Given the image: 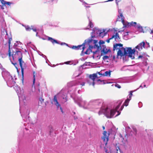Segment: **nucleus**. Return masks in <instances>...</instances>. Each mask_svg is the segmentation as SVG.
Here are the masks:
<instances>
[{
	"mask_svg": "<svg viewBox=\"0 0 153 153\" xmlns=\"http://www.w3.org/2000/svg\"><path fill=\"white\" fill-rule=\"evenodd\" d=\"M25 29L27 31H30L31 28H30L29 26H26L25 27Z\"/></svg>",
	"mask_w": 153,
	"mask_h": 153,
	"instance_id": "f704fd0d",
	"label": "nucleus"
},
{
	"mask_svg": "<svg viewBox=\"0 0 153 153\" xmlns=\"http://www.w3.org/2000/svg\"><path fill=\"white\" fill-rule=\"evenodd\" d=\"M8 54H9V59L10 60V61L12 63L15 67L17 69V72L19 73V70L18 69V65L17 64V63L16 62V61H12V60L11 59V52H10V48L9 47V49L8 50Z\"/></svg>",
	"mask_w": 153,
	"mask_h": 153,
	"instance_id": "f3484780",
	"label": "nucleus"
},
{
	"mask_svg": "<svg viewBox=\"0 0 153 153\" xmlns=\"http://www.w3.org/2000/svg\"><path fill=\"white\" fill-rule=\"evenodd\" d=\"M103 136L102 138L104 144L106 146L108 140L109 133H107V131H103Z\"/></svg>",
	"mask_w": 153,
	"mask_h": 153,
	"instance_id": "2eb2a0df",
	"label": "nucleus"
},
{
	"mask_svg": "<svg viewBox=\"0 0 153 153\" xmlns=\"http://www.w3.org/2000/svg\"><path fill=\"white\" fill-rule=\"evenodd\" d=\"M88 19L89 20V24H88V26H89L91 28H92L94 25L93 23L91 22V20L89 18V17H88Z\"/></svg>",
	"mask_w": 153,
	"mask_h": 153,
	"instance_id": "cd10ccee",
	"label": "nucleus"
},
{
	"mask_svg": "<svg viewBox=\"0 0 153 153\" xmlns=\"http://www.w3.org/2000/svg\"><path fill=\"white\" fill-rule=\"evenodd\" d=\"M125 130L126 131H130L131 130V129L130 127L127 126L125 127Z\"/></svg>",
	"mask_w": 153,
	"mask_h": 153,
	"instance_id": "72a5a7b5",
	"label": "nucleus"
},
{
	"mask_svg": "<svg viewBox=\"0 0 153 153\" xmlns=\"http://www.w3.org/2000/svg\"><path fill=\"white\" fill-rule=\"evenodd\" d=\"M100 30L97 28H95L93 29V31L91 33V39H93L94 37L96 36H99V34L100 32Z\"/></svg>",
	"mask_w": 153,
	"mask_h": 153,
	"instance_id": "dca6fc26",
	"label": "nucleus"
},
{
	"mask_svg": "<svg viewBox=\"0 0 153 153\" xmlns=\"http://www.w3.org/2000/svg\"><path fill=\"white\" fill-rule=\"evenodd\" d=\"M133 92V91H131L130 92L127 99L119 109L123 101L122 100H118L113 106H108L102 107L98 112V114L100 115L103 114L107 118H111L114 117L116 112H117L118 114L115 117L118 116L120 114V111L122 110L124 106H127L128 105L129 101L131 99Z\"/></svg>",
	"mask_w": 153,
	"mask_h": 153,
	"instance_id": "f257e3e1",
	"label": "nucleus"
},
{
	"mask_svg": "<svg viewBox=\"0 0 153 153\" xmlns=\"http://www.w3.org/2000/svg\"><path fill=\"white\" fill-rule=\"evenodd\" d=\"M134 80V77L133 76L130 77H123L118 79V81L120 83H129L131 82Z\"/></svg>",
	"mask_w": 153,
	"mask_h": 153,
	"instance_id": "9b49d317",
	"label": "nucleus"
},
{
	"mask_svg": "<svg viewBox=\"0 0 153 153\" xmlns=\"http://www.w3.org/2000/svg\"><path fill=\"white\" fill-rule=\"evenodd\" d=\"M67 96L66 93H65L64 90H62L59 93L55 95L53 100L54 104L56 106L57 108H60L61 111L63 113L62 108L61 107L59 103L57 100V99L61 103H64L67 100Z\"/></svg>",
	"mask_w": 153,
	"mask_h": 153,
	"instance_id": "423d86ee",
	"label": "nucleus"
},
{
	"mask_svg": "<svg viewBox=\"0 0 153 153\" xmlns=\"http://www.w3.org/2000/svg\"><path fill=\"white\" fill-rule=\"evenodd\" d=\"M39 84H38V86H39Z\"/></svg>",
	"mask_w": 153,
	"mask_h": 153,
	"instance_id": "69168bd1",
	"label": "nucleus"
},
{
	"mask_svg": "<svg viewBox=\"0 0 153 153\" xmlns=\"http://www.w3.org/2000/svg\"><path fill=\"white\" fill-rule=\"evenodd\" d=\"M12 40V38L11 37V38H9V41H8V43H9V45H10V41H11ZM10 47V46L9 45V47Z\"/></svg>",
	"mask_w": 153,
	"mask_h": 153,
	"instance_id": "ea45409f",
	"label": "nucleus"
},
{
	"mask_svg": "<svg viewBox=\"0 0 153 153\" xmlns=\"http://www.w3.org/2000/svg\"><path fill=\"white\" fill-rule=\"evenodd\" d=\"M0 0L1 3L5 6H6V5L10 6L11 4H12V3L11 2H10L6 1H4V0Z\"/></svg>",
	"mask_w": 153,
	"mask_h": 153,
	"instance_id": "a878e982",
	"label": "nucleus"
},
{
	"mask_svg": "<svg viewBox=\"0 0 153 153\" xmlns=\"http://www.w3.org/2000/svg\"><path fill=\"white\" fill-rule=\"evenodd\" d=\"M149 85V81L148 80L145 81L140 86L139 88H147Z\"/></svg>",
	"mask_w": 153,
	"mask_h": 153,
	"instance_id": "4be33fe9",
	"label": "nucleus"
},
{
	"mask_svg": "<svg viewBox=\"0 0 153 153\" xmlns=\"http://www.w3.org/2000/svg\"><path fill=\"white\" fill-rule=\"evenodd\" d=\"M21 43L19 41H16V43L14 44V46H16L17 45L21 44Z\"/></svg>",
	"mask_w": 153,
	"mask_h": 153,
	"instance_id": "473e14b6",
	"label": "nucleus"
},
{
	"mask_svg": "<svg viewBox=\"0 0 153 153\" xmlns=\"http://www.w3.org/2000/svg\"><path fill=\"white\" fill-rule=\"evenodd\" d=\"M18 61L19 62L20 66L21 69V72L22 75V77L23 78L24 70L26 67V65L25 63L22 60V58L19 59Z\"/></svg>",
	"mask_w": 153,
	"mask_h": 153,
	"instance_id": "ddd939ff",
	"label": "nucleus"
},
{
	"mask_svg": "<svg viewBox=\"0 0 153 153\" xmlns=\"http://www.w3.org/2000/svg\"><path fill=\"white\" fill-rule=\"evenodd\" d=\"M109 58V56H106V55H105V56H104L103 57H102V59H103V60H105V61L107 59H108Z\"/></svg>",
	"mask_w": 153,
	"mask_h": 153,
	"instance_id": "2f4dec72",
	"label": "nucleus"
},
{
	"mask_svg": "<svg viewBox=\"0 0 153 153\" xmlns=\"http://www.w3.org/2000/svg\"><path fill=\"white\" fill-rule=\"evenodd\" d=\"M81 60L82 61H84L85 60V59H84L83 58H82L81 59Z\"/></svg>",
	"mask_w": 153,
	"mask_h": 153,
	"instance_id": "5fc2aeb1",
	"label": "nucleus"
},
{
	"mask_svg": "<svg viewBox=\"0 0 153 153\" xmlns=\"http://www.w3.org/2000/svg\"><path fill=\"white\" fill-rule=\"evenodd\" d=\"M2 76L6 81L7 85L10 87L14 86L15 82L13 79L7 72L3 71L2 73Z\"/></svg>",
	"mask_w": 153,
	"mask_h": 153,
	"instance_id": "6e6552de",
	"label": "nucleus"
},
{
	"mask_svg": "<svg viewBox=\"0 0 153 153\" xmlns=\"http://www.w3.org/2000/svg\"><path fill=\"white\" fill-rule=\"evenodd\" d=\"M6 34L7 35V32H6Z\"/></svg>",
	"mask_w": 153,
	"mask_h": 153,
	"instance_id": "774afa93",
	"label": "nucleus"
},
{
	"mask_svg": "<svg viewBox=\"0 0 153 153\" xmlns=\"http://www.w3.org/2000/svg\"><path fill=\"white\" fill-rule=\"evenodd\" d=\"M128 32H126L125 33V34L124 35V36H123V38L124 39H126V35H128Z\"/></svg>",
	"mask_w": 153,
	"mask_h": 153,
	"instance_id": "58836bf2",
	"label": "nucleus"
},
{
	"mask_svg": "<svg viewBox=\"0 0 153 153\" xmlns=\"http://www.w3.org/2000/svg\"><path fill=\"white\" fill-rule=\"evenodd\" d=\"M22 53L20 51L13 52L11 55V58H12L13 61H16L17 60H19V59H22Z\"/></svg>",
	"mask_w": 153,
	"mask_h": 153,
	"instance_id": "9d476101",
	"label": "nucleus"
},
{
	"mask_svg": "<svg viewBox=\"0 0 153 153\" xmlns=\"http://www.w3.org/2000/svg\"><path fill=\"white\" fill-rule=\"evenodd\" d=\"M85 82L84 79H80L76 81L70 82L68 83L67 85L69 87L79 85L83 86L85 85Z\"/></svg>",
	"mask_w": 153,
	"mask_h": 153,
	"instance_id": "1a4fd4ad",
	"label": "nucleus"
},
{
	"mask_svg": "<svg viewBox=\"0 0 153 153\" xmlns=\"http://www.w3.org/2000/svg\"><path fill=\"white\" fill-rule=\"evenodd\" d=\"M101 75H102V74L100 72H99L96 74H94L89 75V79L91 81V82H92V85L93 86H94L95 84L94 81L95 79L100 77Z\"/></svg>",
	"mask_w": 153,
	"mask_h": 153,
	"instance_id": "f8f14e48",
	"label": "nucleus"
},
{
	"mask_svg": "<svg viewBox=\"0 0 153 153\" xmlns=\"http://www.w3.org/2000/svg\"><path fill=\"white\" fill-rule=\"evenodd\" d=\"M13 88L17 92L19 97L20 104L19 110L21 116L24 121L27 122V119L26 120V119L27 118V115L29 114V111L27 110L25 114H23V112H22V110H23L25 108V103L27 101V98L25 95L23 89H21L18 85H15Z\"/></svg>",
	"mask_w": 153,
	"mask_h": 153,
	"instance_id": "7ed1b4c3",
	"label": "nucleus"
},
{
	"mask_svg": "<svg viewBox=\"0 0 153 153\" xmlns=\"http://www.w3.org/2000/svg\"><path fill=\"white\" fill-rule=\"evenodd\" d=\"M102 128H103V130L105 129V127L104 126H103L102 127Z\"/></svg>",
	"mask_w": 153,
	"mask_h": 153,
	"instance_id": "6e6d98bb",
	"label": "nucleus"
},
{
	"mask_svg": "<svg viewBox=\"0 0 153 153\" xmlns=\"http://www.w3.org/2000/svg\"><path fill=\"white\" fill-rule=\"evenodd\" d=\"M123 45L121 44H116L114 45L113 50H118L117 53V56L122 57L124 56H128L132 59L134 58V55L135 52L134 49H132L131 48H126L123 47Z\"/></svg>",
	"mask_w": 153,
	"mask_h": 153,
	"instance_id": "20e7f679",
	"label": "nucleus"
},
{
	"mask_svg": "<svg viewBox=\"0 0 153 153\" xmlns=\"http://www.w3.org/2000/svg\"><path fill=\"white\" fill-rule=\"evenodd\" d=\"M119 1H120L119 0H116V4H117V6L118 5V2Z\"/></svg>",
	"mask_w": 153,
	"mask_h": 153,
	"instance_id": "a18cd8bd",
	"label": "nucleus"
},
{
	"mask_svg": "<svg viewBox=\"0 0 153 153\" xmlns=\"http://www.w3.org/2000/svg\"><path fill=\"white\" fill-rule=\"evenodd\" d=\"M113 0H108V1H106V2L112 1ZM105 2H106V1H105Z\"/></svg>",
	"mask_w": 153,
	"mask_h": 153,
	"instance_id": "864d4df0",
	"label": "nucleus"
},
{
	"mask_svg": "<svg viewBox=\"0 0 153 153\" xmlns=\"http://www.w3.org/2000/svg\"><path fill=\"white\" fill-rule=\"evenodd\" d=\"M97 47H98V48H99V46H97Z\"/></svg>",
	"mask_w": 153,
	"mask_h": 153,
	"instance_id": "0e129e2a",
	"label": "nucleus"
},
{
	"mask_svg": "<svg viewBox=\"0 0 153 153\" xmlns=\"http://www.w3.org/2000/svg\"><path fill=\"white\" fill-rule=\"evenodd\" d=\"M78 92L79 94H81L82 92V91L79 90L78 91Z\"/></svg>",
	"mask_w": 153,
	"mask_h": 153,
	"instance_id": "de8ad7c7",
	"label": "nucleus"
},
{
	"mask_svg": "<svg viewBox=\"0 0 153 153\" xmlns=\"http://www.w3.org/2000/svg\"><path fill=\"white\" fill-rule=\"evenodd\" d=\"M97 42V41L95 40L89 39L85 40L84 42L82 45H79L77 46H73L71 47V48L76 50L82 49V50L81 55H84L83 51L84 49L86 48V46L87 45V44L89 45V44L93 43L96 46V44Z\"/></svg>",
	"mask_w": 153,
	"mask_h": 153,
	"instance_id": "0eeeda50",
	"label": "nucleus"
},
{
	"mask_svg": "<svg viewBox=\"0 0 153 153\" xmlns=\"http://www.w3.org/2000/svg\"><path fill=\"white\" fill-rule=\"evenodd\" d=\"M38 91H39V92H40V90L39 89H38Z\"/></svg>",
	"mask_w": 153,
	"mask_h": 153,
	"instance_id": "680f3d73",
	"label": "nucleus"
},
{
	"mask_svg": "<svg viewBox=\"0 0 153 153\" xmlns=\"http://www.w3.org/2000/svg\"><path fill=\"white\" fill-rule=\"evenodd\" d=\"M47 37L48 38V40L50 41L53 45H54L55 43H56L60 44L62 45H66L67 46H68V45L67 44H66L65 42H61H61H60L58 41L52 37L48 36H47Z\"/></svg>",
	"mask_w": 153,
	"mask_h": 153,
	"instance_id": "4468645a",
	"label": "nucleus"
},
{
	"mask_svg": "<svg viewBox=\"0 0 153 153\" xmlns=\"http://www.w3.org/2000/svg\"><path fill=\"white\" fill-rule=\"evenodd\" d=\"M150 33L152 34H153V29L152 30H151V31L150 32Z\"/></svg>",
	"mask_w": 153,
	"mask_h": 153,
	"instance_id": "09e8293b",
	"label": "nucleus"
},
{
	"mask_svg": "<svg viewBox=\"0 0 153 153\" xmlns=\"http://www.w3.org/2000/svg\"><path fill=\"white\" fill-rule=\"evenodd\" d=\"M88 83L89 84V85H92V82H91V81L90 80V79H89L87 80Z\"/></svg>",
	"mask_w": 153,
	"mask_h": 153,
	"instance_id": "c9c22d12",
	"label": "nucleus"
},
{
	"mask_svg": "<svg viewBox=\"0 0 153 153\" xmlns=\"http://www.w3.org/2000/svg\"><path fill=\"white\" fill-rule=\"evenodd\" d=\"M1 9H4V8H3V7H1Z\"/></svg>",
	"mask_w": 153,
	"mask_h": 153,
	"instance_id": "bf43d9fd",
	"label": "nucleus"
},
{
	"mask_svg": "<svg viewBox=\"0 0 153 153\" xmlns=\"http://www.w3.org/2000/svg\"><path fill=\"white\" fill-rule=\"evenodd\" d=\"M111 39H114L115 41L117 42H118L120 41V38L117 32H116L115 34L112 36L111 37Z\"/></svg>",
	"mask_w": 153,
	"mask_h": 153,
	"instance_id": "aec40b11",
	"label": "nucleus"
},
{
	"mask_svg": "<svg viewBox=\"0 0 153 153\" xmlns=\"http://www.w3.org/2000/svg\"><path fill=\"white\" fill-rule=\"evenodd\" d=\"M82 3V4L85 7H90V6H87V5H88V4L85 2V1H84L83 0H79Z\"/></svg>",
	"mask_w": 153,
	"mask_h": 153,
	"instance_id": "c85d7f7f",
	"label": "nucleus"
},
{
	"mask_svg": "<svg viewBox=\"0 0 153 153\" xmlns=\"http://www.w3.org/2000/svg\"><path fill=\"white\" fill-rule=\"evenodd\" d=\"M115 56H114L113 57V59H114L115 58Z\"/></svg>",
	"mask_w": 153,
	"mask_h": 153,
	"instance_id": "052dcab7",
	"label": "nucleus"
},
{
	"mask_svg": "<svg viewBox=\"0 0 153 153\" xmlns=\"http://www.w3.org/2000/svg\"><path fill=\"white\" fill-rule=\"evenodd\" d=\"M149 47V43L146 42V43L144 42V46H143L144 48H147Z\"/></svg>",
	"mask_w": 153,
	"mask_h": 153,
	"instance_id": "7c9ffc66",
	"label": "nucleus"
},
{
	"mask_svg": "<svg viewBox=\"0 0 153 153\" xmlns=\"http://www.w3.org/2000/svg\"><path fill=\"white\" fill-rule=\"evenodd\" d=\"M143 57V56H142L140 55V56H138V58H139V59H140V58H142Z\"/></svg>",
	"mask_w": 153,
	"mask_h": 153,
	"instance_id": "3c124183",
	"label": "nucleus"
},
{
	"mask_svg": "<svg viewBox=\"0 0 153 153\" xmlns=\"http://www.w3.org/2000/svg\"><path fill=\"white\" fill-rule=\"evenodd\" d=\"M45 59H46V63H48V61H49L46 58H45Z\"/></svg>",
	"mask_w": 153,
	"mask_h": 153,
	"instance_id": "603ef678",
	"label": "nucleus"
},
{
	"mask_svg": "<svg viewBox=\"0 0 153 153\" xmlns=\"http://www.w3.org/2000/svg\"><path fill=\"white\" fill-rule=\"evenodd\" d=\"M88 46H89V48L87 49L86 51L85 52L83 51L84 55L85 54H89L90 52H92L91 49L93 48V46L91 45L90 44H89V45L87 44V45L86 46V47H87Z\"/></svg>",
	"mask_w": 153,
	"mask_h": 153,
	"instance_id": "6ab92c4d",
	"label": "nucleus"
},
{
	"mask_svg": "<svg viewBox=\"0 0 153 153\" xmlns=\"http://www.w3.org/2000/svg\"><path fill=\"white\" fill-rule=\"evenodd\" d=\"M138 106L139 107H141L142 106V104L141 102H139L138 103Z\"/></svg>",
	"mask_w": 153,
	"mask_h": 153,
	"instance_id": "79ce46f5",
	"label": "nucleus"
},
{
	"mask_svg": "<svg viewBox=\"0 0 153 153\" xmlns=\"http://www.w3.org/2000/svg\"><path fill=\"white\" fill-rule=\"evenodd\" d=\"M54 1V0H48L47 1V2H50L51 1Z\"/></svg>",
	"mask_w": 153,
	"mask_h": 153,
	"instance_id": "8fccbe9b",
	"label": "nucleus"
},
{
	"mask_svg": "<svg viewBox=\"0 0 153 153\" xmlns=\"http://www.w3.org/2000/svg\"><path fill=\"white\" fill-rule=\"evenodd\" d=\"M33 86L34 85L35 83V76L36 75V73L35 71L33 72Z\"/></svg>",
	"mask_w": 153,
	"mask_h": 153,
	"instance_id": "c756f323",
	"label": "nucleus"
},
{
	"mask_svg": "<svg viewBox=\"0 0 153 153\" xmlns=\"http://www.w3.org/2000/svg\"><path fill=\"white\" fill-rule=\"evenodd\" d=\"M144 45V42H143L139 43L134 48L135 50V52L136 51L137 52L138 51L137 50V49L138 51H140L143 49V48Z\"/></svg>",
	"mask_w": 153,
	"mask_h": 153,
	"instance_id": "a211bd4d",
	"label": "nucleus"
},
{
	"mask_svg": "<svg viewBox=\"0 0 153 153\" xmlns=\"http://www.w3.org/2000/svg\"><path fill=\"white\" fill-rule=\"evenodd\" d=\"M72 62V61H67L65 62V64H73L72 63H71Z\"/></svg>",
	"mask_w": 153,
	"mask_h": 153,
	"instance_id": "e433bc0d",
	"label": "nucleus"
},
{
	"mask_svg": "<svg viewBox=\"0 0 153 153\" xmlns=\"http://www.w3.org/2000/svg\"><path fill=\"white\" fill-rule=\"evenodd\" d=\"M118 12V14L117 16V21L122 22L123 25V30L125 29L126 28H128L131 26H136L139 29V30L140 32H144L142 27L139 24L137 25L136 22H131L129 23L125 20V17L123 16L121 10L119 9Z\"/></svg>",
	"mask_w": 153,
	"mask_h": 153,
	"instance_id": "39448f33",
	"label": "nucleus"
},
{
	"mask_svg": "<svg viewBox=\"0 0 153 153\" xmlns=\"http://www.w3.org/2000/svg\"><path fill=\"white\" fill-rule=\"evenodd\" d=\"M74 118L75 119H76V118H75V117H74Z\"/></svg>",
	"mask_w": 153,
	"mask_h": 153,
	"instance_id": "e2e57ef3",
	"label": "nucleus"
},
{
	"mask_svg": "<svg viewBox=\"0 0 153 153\" xmlns=\"http://www.w3.org/2000/svg\"><path fill=\"white\" fill-rule=\"evenodd\" d=\"M43 101L44 100L43 99H41V100H40V101Z\"/></svg>",
	"mask_w": 153,
	"mask_h": 153,
	"instance_id": "4d7b16f0",
	"label": "nucleus"
},
{
	"mask_svg": "<svg viewBox=\"0 0 153 153\" xmlns=\"http://www.w3.org/2000/svg\"><path fill=\"white\" fill-rule=\"evenodd\" d=\"M25 130H28V129H27V128H25Z\"/></svg>",
	"mask_w": 153,
	"mask_h": 153,
	"instance_id": "13d9d810",
	"label": "nucleus"
},
{
	"mask_svg": "<svg viewBox=\"0 0 153 153\" xmlns=\"http://www.w3.org/2000/svg\"><path fill=\"white\" fill-rule=\"evenodd\" d=\"M43 31L41 29L40 30H38L37 31L36 36H38L41 39H42L44 40L45 39H44L41 37L43 34Z\"/></svg>",
	"mask_w": 153,
	"mask_h": 153,
	"instance_id": "5701e85b",
	"label": "nucleus"
},
{
	"mask_svg": "<svg viewBox=\"0 0 153 153\" xmlns=\"http://www.w3.org/2000/svg\"><path fill=\"white\" fill-rule=\"evenodd\" d=\"M41 55L42 56V57H43V58H46V56L45 55H44L42 54V55Z\"/></svg>",
	"mask_w": 153,
	"mask_h": 153,
	"instance_id": "49530a36",
	"label": "nucleus"
},
{
	"mask_svg": "<svg viewBox=\"0 0 153 153\" xmlns=\"http://www.w3.org/2000/svg\"><path fill=\"white\" fill-rule=\"evenodd\" d=\"M112 39H111V37L110 38H109V39H107L106 40V42H108V43H109V42H110V40H111Z\"/></svg>",
	"mask_w": 153,
	"mask_h": 153,
	"instance_id": "c03bdc74",
	"label": "nucleus"
},
{
	"mask_svg": "<svg viewBox=\"0 0 153 153\" xmlns=\"http://www.w3.org/2000/svg\"><path fill=\"white\" fill-rule=\"evenodd\" d=\"M123 124L124 126H125V127L128 126L127 123L125 122H123Z\"/></svg>",
	"mask_w": 153,
	"mask_h": 153,
	"instance_id": "a19ab883",
	"label": "nucleus"
},
{
	"mask_svg": "<svg viewBox=\"0 0 153 153\" xmlns=\"http://www.w3.org/2000/svg\"><path fill=\"white\" fill-rule=\"evenodd\" d=\"M107 34V32H105V30L104 29L102 30H100V32L99 33V36L102 38L105 35H106Z\"/></svg>",
	"mask_w": 153,
	"mask_h": 153,
	"instance_id": "393cba45",
	"label": "nucleus"
},
{
	"mask_svg": "<svg viewBox=\"0 0 153 153\" xmlns=\"http://www.w3.org/2000/svg\"><path fill=\"white\" fill-rule=\"evenodd\" d=\"M31 29L33 30V31L35 32L36 33L37 32V30H37L35 28H31Z\"/></svg>",
	"mask_w": 153,
	"mask_h": 153,
	"instance_id": "37998d69",
	"label": "nucleus"
},
{
	"mask_svg": "<svg viewBox=\"0 0 153 153\" xmlns=\"http://www.w3.org/2000/svg\"><path fill=\"white\" fill-rule=\"evenodd\" d=\"M78 63V61H77L76 63Z\"/></svg>",
	"mask_w": 153,
	"mask_h": 153,
	"instance_id": "338daca9",
	"label": "nucleus"
},
{
	"mask_svg": "<svg viewBox=\"0 0 153 153\" xmlns=\"http://www.w3.org/2000/svg\"><path fill=\"white\" fill-rule=\"evenodd\" d=\"M75 103L80 107H83L85 109H88L90 110L94 111V109H97L101 105L102 101L101 99L92 100L87 103L85 100H83L80 97H76L73 98Z\"/></svg>",
	"mask_w": 153,
	"mask_h": 153,
	"instance_id": "f03ea898",
	"label": "nucleus"
},
{
	"mask_svg": "<svg viewBox=\"0 0 153 153\" xmlns=\"http://www.w3.org/2000/svg\"><path fill=\"white\" fill-rule=\"evenodd\" d=\"M110 49H108L106 47H103V48L101 51V55L103 56L106 54L108 52H110Z\"/></svg>",
	"mask_w": 153,
	"mask_h": 153,
	"instance_id": "412c9836",
	"label": "nucleus"
},
{
	"mask_svg": "<svg viewBox=\"0 0 153 153\" xmlns=\"http://www.w3.org/2000/svg\"><path fill=\"white\" fill-rule=\"evenodd\" d=\"M111 75V71H106L103 74H102V75H101V76H110Z\"/></svg>",
	"mask_w": 153,
	"mask_h": 153,
	"instance_id": "bb28decb",
	"label": "nucleus"
},
{
	"mask_svg": "<svg viewBox=\"0 0 153 153\" xmlns=\"http://www.w3.org/2000/svg\"><path fill=\"white\" fill-rule=\"evenodd\" d=\"M115 87H117V88H121L120 86V85H119L118 84H117V83H116L115 84Z\"/></svg>",
	"mask_w": 153,
	"mask_h": 153,
	"instance_id": "4c0bfd02",
	"label": "nucleus"
},
{
	"mask_svg": "<svg viewBox=\"0 0 153 153\" xmlns=\"http://www.w3.org/2000/svg\"><path fill=\"white\" fill-rule=\"evenodd\" d=\"M93 55L92 56L94 59H99L100 58V56H99V52L98 50H96L95 51L93 52Z\"/></svg>",
	"mask_w": 153,
	"mask_h": 153,
	"instance_id": "b1692460",
	"label": "nucleus"
}]
</instances>
